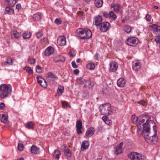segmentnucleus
I'll return each mask as SVG.
<instances>
[{
	"instance_id": "680f3d73",
	"label": "nucleus",
	"mask_w": 160,
	"mask_h": 160,
	"mask_svg": "<svg viewBox=\"0 0 160 160\" xmlns=\"http://www.w3.org/2000/svg\"><path fill=\"white\" fill-rule=\"evenodd\" d=\"M21 8V5L20 4H18L16 6V8L18 9H20Z\"/></svg>"
},
{
	"instance_id": "4c0bfd02",
	"label": "nucleus",
	"mask_w": 160,
	"mask_h": 160,
	"mask_svg": "<svg viewBox=\"0 0 160 160\" xmlns=\"http://www.w3.org/2000/svg\"><path fill=\"white\" fill-rule=\"evenodd\" d=\"M124 31L127 33H130L132 30L131 28L129 25L125 26L124 28Z\"/></svg>"
},
{
	"instance_id": "2f4dec72",
	"label": "nucleus",
	"mask_w": 160,
	"mask_h": 160,
	"mask_svg": "<svg viewBox=\"0 0 160 160\" xmlns=\"http://www.w3.org/2000/svg\"><path fill=\"white\" fill-rule=\"evenodd\" d=\"M23 38L24 39L28 38L31 36V33L30 32H25L22 35Z\"/></svg>"
},
{
	"instance_id": "338daca9",
	"label": "nucleus",
	"mask_w": 160,
	"mask_h": 160,
	"mask_svg": "<svg viewBox=\"0 0 160 160\" xmlns=\"http://www.w3.org/2000/svg\"><path fill=\"white\" fill-rule=\"evenodd\" d=\"M80 59L79 58H78L76 60V62L77 63H79L80 62Z\"/></svg>"
},
{
	"instance_id": "0eeeda50",
	"label": "nucleus",
	"mask_w": 160,
	"mask_h": 160,
	"mask_svg": "<svg viewBox=\"0 0 160 160\" xmlns=\"http://www.w3.org/2000/svg\"><path fill=\"white\" fill-rule=\"evenodd\" d=\"M110 23L104 22L101 25L100 29L102 32H106L110 29Z\"/></svg>"
},
{
	"instance_id": "de8ad7c7",
	"label": "nucleus",
	"mask_w": 160,
	"mask_h": 160,
	"mask_svg": "<svg viewBox=\"0 0 160 160\" xmlns=\"http://www.w3.org/2000/svg\"><path fill=\"white\" fill-rule=\"evenodd\" d=\"M137 103L143 106H145L147 104V102L143 100L138 101L137 102Z\"/></svg>"
},
{
	"instance_id": "6ab92c4d",
	"label": "nucleus",
	"mask_w": 160,
	"mask_h": 160,
	"mask_svg": "<svg viewBox=\"0 0 160 160\" xmlns=\"http://www.w3.org/2000/svg\"><path fill=\"white\" fill-rule=\"evenodd\" d=\"M89 146V144L88 142L87 141L82 142L81 146V150L83 151H84L88 148Z\"/></svg>"
},
{
	"instance_id": "a18cd8bd",
	"label": "nucleus",
	"mask_w": 160,
	"mask_h": 160,
	"mask_svg": "<svg viewBox=\"0 0 160 160\" xmlns=\"http://www.w3.org/2000/svg\"><path fill=\"white\" fill-rule=\"evenodd\" d=\"M24 146L22 144L20 143L18 144V148L19 151H22L23 149Z\"/></svg>"
},
{
	"instance_id": "bf43d9fd",
	"label": "nucleus",
	"mask_w": 160,
	"mask_h": 160,
	"mask_svg": "<svg viewBox=\"0 0 160 160\" xmlns=\"http://www.w3.org/2000/svg\"><path fill=\"white\" fill-rule=\"evenodd\" d=\"M73 72L74 74L77 75L79 73V71L78 69H75L74 70Z\"/></svg>"
},
{
	"instance_id": "774afa93",
	"label": "nucleus",
	"mask_w": 160,
	"mask_h": 160,
	"mask_svg": "<svg viewBox=\"0 0 160 160\" xmlns=\"http://www.w3.org/2000/svg\"><path fill=\"white\" fill-rule=\"evenodd\" d=\"M154 8L156 9H158V7L157 6H154Z\"/></svg>"
},
{
	"instance_id": "e2e57ef3",
	"label": "nucleus",
	"mask_w": 160,
	"mask_h": 160,
	"mask_svg": "<svg viewBox=\"0 0 160 160\" xmlns=\"http://www.w3.org/2000/svg\"><path fill=\"white\" fill-rule=\"evenodd\" d=\"M84 13L82 12H78L79 15L81 16L84 15Z\"/></svg>"
},
{
	"instance_id": "8fccbe9b",
	"label": "nucleus",
	"mask_w": 160,
	"mask_h": 160,
	"mask_svg": "<svg viewBox=\"0 0 160 160\" xmlns=\"http://www.w3.org/2000/svg\"><path fill=\"white\" fill-rule=\"evenodd\" d=\"M55 22L58 25H60L62 23V22L61 20L58 18H56L55 20Z\"/></svg>"
},
{
	"instance_id": "7ed1b4c3",
	"label": "nucleus",
	"mask_w": 160,
	"mask_h": 160,
	"mask_svg": "<svg viewBox=\"0 0 160 160\" xmlns=\"http://www.w3.org/2000/svg\"><path fill=\"white\" fill-rule=\"evenodd\" d=\"M100 109L102 114L104 115H109L113 112L111 105L109 103H106L100 106Z\"/></svg>"
},
{
	"instance_id": "6e6d98bb",
	"label": "nucleus",
	"mask_w": 160,
	"mask_h": 160,
	"mask_svg": "<svg viewBox=\"0 0 160 160\" xmlns=\"http://www.w3.org/2000/svg\"><path fill=\"white\" fill-rule=\"evenodd\" d=\"M72 67L74 68H76L78 66L76 64V63L74 61H73L72 62Z\"/></svg>"
},
{
	"instance_id": "9b49d317",
	"label": "nucleus",
	"mask_w": 160,
	"mask_h": 160,
	"mask_svg": "<svg viewBox=\"0 0 160 160\" xmlns=\"http://www.w3.org/2000/svg\"><path fill=\"white\" fill-rule=\"evenodd\" d=\"M58 43L60 46H64L66 44V38L64 36H59L57 40Z\"/></svg>"
},
{
	"instance_id": "ddd939ff",
	"label": "nucleus",
	"mask_w": 160,
	"mask_h": 160,
	"mask_svg": "<svg viewBox=\"0 0 160 160\" xmlns=\"http://www.w3.org/2000/svg\"><path fill=\"white\" fill-rule=\"evenodd\" d=\"M102 23V18L101 16H97L95 18V24L97 26H100Z\"/></svg>"
},
{
	"instance_id": "423d86ee",
	"label": "nucleus",
	"mask_w": 160,
	"mask_h": 160,
	"mask_svg": "<svg viewBox=\"0 0 160 160\" xmlns=\"http://www.w3.org/2000/svg\"><path fill=\"white\" fill-rule=\"evenodd\" d=\"M146 118V117L143 115H141L138 117V120L137 123L138 131L139 130L140 131L142 129V130H143L142 127L143 124L142 126L141 125L144 122Z\"/></svg>"
},
{
	"instance_id": "412c9836",
	"label": "nucleus",
	"mask_w": 160,
	"mask_h": 160,
	"mask_svg": "<svg viewBox=\"0 0 160 160\" xmlns=\"http://www.w3.org/2000/svg\"><path fill=\"white\" fill-rule=\"evenodd\" d=\"M11 34L12 35V38H14L16 39L19 38L21 37V33L19 32L16 31H13L12 32Z\"/></svg>"
},
{
	"instance_id": "c9c22d12",
	"label": "nucleus",
	"mask_w": 160,
	"mask_h": 160,
	"mask_svg": "<svg viewBox=\"0 0 160 160\" xmlns=\"http://www.w3.org/2000/svg\"><path fill=\"white\" fill-rule=\"evenodd\" d=\"M109 18H112L113 20H115L117 18V16L113 12L111 11L109 12Z\"/></svg>"
},
{
	"instance_id": "ea45409f",
	"label": "nucleus",
	"mask_w": 160,
	"mask_h": 160,
	"mask_svg": "<svg viewBox=\"0 0 160 160\" xmlns=\"http://www.w3.org/2000/svg\"><path fill=\"white\" fill-rule=\"evenodd\" d=\"M48 76L50 77L54 80H57L58 77L52 72H49L48 73Z\"/></svg>"
},
{
	"instance_id": "72a5a7b5",
	"label": "nucleus",
	"mask_w": 160,
	"mask_h": 160,
	"mask_svg": "<svg viewBox=\"0 0 160 160\" xmlns=\"http://www.w3.org/2000/svg\"><path fill=\"white\" fill-rule=\"evenodd\" d=\"M76 81L78 83L81 84H83L87 82V81L84 79L81 78H77Z\"/></svg>"
},
{
	"instance_id": "49530a36",
	"label": "nucleus",
	"mask_w": 160,
	"mask_h": 160,
	"mask_svg": "<svg viewBox=\"0 0 160 160\" xmlns=\"http://www.w3.org/2000/svg\"><path fill=\"white\" fill-rule=\"evenodd\" d=\"M5 13L7 14H10V7L9 6L7 7L5 11Z\"/></svg>"
},
{
	"instance_id": "0e129e2a",
	"label": "nucleus",
	"mask_w": 160,
	"mask_h": 160,
	"mask_svg": "<svg viewBox=\"0 0 160 160\" xmlns=\"http://www.w3.org/2000/svg\"><path fill=\"white\" fill-rule=\"evenodd\" d=\"M69 54L70 56L72 57L74 56L75 55V54L74 53L71 52H69Z\"/></svg>"
},
{
	"instance_id": "393cba45",
	"label": "nucleus",
	"mask_w": 160,
	"mask_h": 160,
	"mask_svg": "<svg viewBox=\"0 0 160 160\" xmlns=\"http://www.w3.org/2000/svg\"><path fill=\"white\" fill-rule=\"evenodd\" d=\"M61 153L60 152L58 149L54 150L53 156L56 159H58L60 158V156L61 155Z\"/></svg>"
},
{
	"instance_id": "5fc2aeb1",
	"label": "nucleus",
	"mask_w": 160,
	"mask_h": 160,
	"mask_svg": "<svg viewBox=\"0 0 160 160\" xmlns=\"http://www.w3.org/2000/svg\"><path fill=\"white\" fill-rule=\"evenodd\" d=\"M16 3V0H11V7L13 6Z\"/></svg>"
},
{
	"instance_id": "f03ea898",
	"label": "nucleus",
	"mask_w": 160,
	"mask_h": 160,
	"mask_svg": "<svg viewBox=\"0 0 160 160\" xmlns=\"http://www.w3.org/2000/svg\"><path fill=\"white\" fill-rule=\"evenodd\" d=\"M10 85L2 84L0 86V97L4 98L9 94Z\"/></svg>"
},
{
	"instance_id": "4be33fe9",
	"label": "nucleus",
	"mask_w": 160,
	"mask_h": 160,
	"mask_svg": "<svg viewBox=\"0 0 160 160\" xmlns=\"http://www.w3.org/2000/svg\"><path fill=\"white\" fill-rule=\"evenodd\" d=\"M111 7L113 8L114 10L116 12H118L121 10L122 8L118 4L112 3L111 4Z\"/></svg>"
},
{
	"instance_id": "9d476101",
	"label": "nucleus",
	"mask_w": 160,
	"mask_h": 160,
	"mask_svg": "<svg viewBox=\"0 0 160 160\" xmlns=\"http://www.w3.org/2000/svg\"><path fill=\"white\" fill-rule=\"evenodd\" d=\"M123 145V143L121 142L118 146L115 148L114 153L116 155H118L122 153Z\"/></svg>"
},
{
	"instance_id": "c756f323",
	"label": "nucleus",
	"mask_w": 160,
	"mask_h": 160,
	"mask_svg": "<svg viewBox=\"0 0 160 160\" xmlns=\"http://www.w3.org/2000/svg\"><path fill=\"white\" fill-rule=\"evenodd\" d=\"M102 119L104 122L108 125H109L112 123L111 120L109 119L107 116L102 117Z\"/></svg>"
},
{
	"instance_id": "864d4df0",
	"label": "nucleus",
	"mask_w": 160,
	"mask_h": 160,
	"mask_svg": "<svg viewBox=\"0 0 160 160\" xmlns=\"http://www.w3.org/2000/svg\"><path fill=\"white\" fill-rule=\"evenodd\" d=\"M99 54L97 52L95 55H94V59L96 60H98L99 58Z\"/></svg>"
},
{
	"instance_id": "b1692460",
	"label": "nucleus",
	"mask_w": 160,
	"mask_h": 160,
	"mask_svg": "<svg viewBox=\"0 0 160 160\" xmlns=\"http://www.w3.org/2000/svg\"><path fill=\"white\" fill-rule=\"evenodd\" d=\"M65 61V59L64 57L60 56H58L54 58L53 59V61L55 62H64Z\"/></svg>"
},
{
	"instance_id": "58836bf2",
	"label": "nucleus",
	"mask_w": 160,
	"mask_h": 160,
	"mask_svg": "<svg viewBox=\"0 0 160 160\" xmlns=\"http://www.w3.org/2000/svg\"><path fill=\"white\" fill-rule=\"evenodd\" d=\"M62 107L63 108H65V107L70 108L71 106L66 101L62 102Z\"/></svg>"
},
{
	"instance_id": "6e6552de",
	"label": "nucleus",
	"mask_w": 160,
	"mask_h": 160,
	"mask_svg": "<svg viewBox=\"0 0 160 160\" xmlns=\"http://www.w3.org/2000/svg\"><path fill=\"white\" fill-rule=\"evenodd\" d=\"M38 83L43 88H46L48 86L47 82L46 80L40 76H37Z\"/></svg>"
},
{
	"instance_id": "a211bd4d",
	"label": "nucleus",
	"mask_w": 160,
	"mask_h": 160,
	"mask_svg": "<svg viewBox=\"0 0 160 160\" xmlns=\"http://www.w3.org/2000/svg\"><path fill=\"white\" fill-rule=\"evenodd\" d=\"M125 80L123 78H119L117 82L118 86L120 87H123L125 85Z\"/></svg>"
},
{
	"instance_id": "c85d7f7f",
	"label": "nucleus",
	"mask_w": 160,
	"mask_h": 160,
	"mask_svg": "<svg viewBox=\"0 0 160 160\" xmlns=\"http://www.w3.org/2000/svg\"><path fill=\"white\" fill-rule=\"evenodd\" d=\"M65 155L68 158H70L72 156V153L69 149H64V151Z\"/></svg>"
},
{
	"instance_id": "c03bdc74",
	"label": "nucleus",
	"mask_w": 160,
	"mask_h": 160,
	"mask_svg": "<svg viewBox=\"0 0 160 160\" xmlns=\"http://www.w3.org/2000/svg\"><path fill=\"white\" fill-rule=\"evenodd\" d=\"M132 119L133 123L136 122L137 123V122L138 120V118H137V117H136L135 115H132Z\"/></svg>"
},
{
	"instance_id": "69168bd1",
	"label": "nucleus",
	"mask_w": 160,
	"mask_h": 160,
	"mask_svg": "<svg viewBox=\"0 0 160 160\" xmlns=\"http://www.w3.org/2000/svg\"><path fill=\"white\" fill-rule=\"evenodd\" d=\"M14 11L13 9L11 8V14H14Z\"/></svg>"
},
{
	"instance_id": "e433bc0d",
	"label": "nucleus",
	"mask_w": 160,
	"mask_h": 160,
	"mask_svg": "<svg viewBox=\"0 0 160 160\" xmlns=\"http://www.w3.org/2000/svg\"><path fill=\"white\" fill-rule=\"evenodd\" d=\"M155 41L156 42L157 45L160 48V35L155 37Z\"/></svg>"
},
{
	"instance_id": "09e8293b",
	"label": "nucleus",
	"mask_w": 160,
	"mask_h": 160,
	"mask_svg": "<svg viewBox=\"0 0 160 160\" xmlns=\"http://www.w3.org/2000/svg\"><path fill=\"white\" fill-rule=\"evenodd\" d=\"M37 38L39 39L42 36V32H39L36 33Z\"/></svg>"
},
{
	"instance_id": "a878e982",
	"label": "nucleus",
	"mask_w": 160,
	"mask_h": 160,
	"mask_svg": "<svg viewBox=\"0 0 160 160\" xmlns=\"http://www.w3.org/2000/svg\"><path fill=\"white\" fill-rule=\"evenodd\" d=\"M85 35L84 36V39L89 38L92 35V32L90 30L85 31Z\"/></svg>"
},
{
	"instance_id": "bb28decb",
	"label": "nucleus",
	"mask_w": 160,
	"mask_h": 160,
	"mask_svg": "<svg viewBox=\"0 0 160 160\" xmlns=\"http://www.w3.org/2000/svg\"><path fill=\"white\" fill-rule=\"evenodd\" d=\"M103 3V0H95V4L98 8L101 7Z\"/></svg>"
},
{
	"instance_id": "37998d69",
	"label": "nucleus",
	"mask_w": 160,
	"mask_h": 160,
	"mask_svg": "<svg viewBox=\"0 0 160 160\" xmlns=\"http://www.w3.org/2000/svg\"><path fill=\"white\" fill-rule=\"evenodd\" d=\"M64 90V88L63 87H61V86H59L58 87V89L57 91V92L58 93V94H59V92H60V95H61L62 93L63 92Z\"/></svg>"
},
{
	"instance_id": "cd10ccee",
	"label": "nucleus",
	"mask_w": 160,
	"mask_h": 160,
	"mask_svg": "<svg viewBox=\"0 0 160 160\" xmlns=\"http://www.w3.org/2000/svg\"><path fill=\"white\" fill-rule=\"evenodd\" d=\"M33 18H34L36 20H40L42 18L41 13L38 12L34 14Z\"/></svg>"
},
{
	"instance_id": "13d9d810",
	"label": "nucleus",
	"mask_w": 160,
	"mask_h": 160,
	"mask_svg": "<svg viewBox=\"0 0 160 160\" xmlns=\"http://www.w3.org/2000/svg\"><path fill=\"white\" fill-rule=\"evenodd\" d=\"M35 62V59L32 58L30 60V63L31 64H33Z\"/></svg>"
},
{
	"instance_id": "2eb2a0df",
	"label": "nucleus",
	"mask_w": 160,
	"mask_h": 160,
	"mask_svg": "<svg viewBox=\"0 0 160 160\" xmlns=\"http://www.w3.org/2000/svg\"><path fill=\"white\" fill-rule=\"evenodd\" d=\"M151 30L157 34H160V26L155 24H153L151 26Z\"/></svg>"
},
{
	"instance_id": "20e7f679",
	"label": "nucleus",
	"mask_w": 160,
	"mask_h": 160,
	"mask_svg": "<svg viewBox=\"0 0 160 160\" xmlns=\"http://www.w3.org/2000/svg\"><path fill=\"white\" fill-rule=\"evenodd\" d=\"M138 39L135 37H129L125 41L127 44L129 46L134 47L138 42Z\"/></svg>"
},
{
	"instance_id": "3c124183",
	"label": "nucleus",
	"mask_w": 160,
	"mask_h": 160,
	"mask_svg": "<svg viewBox=\"0 0 160 160\" xmlns=\"http://www.w3.org/2000/svg\"><path fill=\"white\" fill-rule=\"evenodd\" d=\"M146 20L147 21H148V22H149L151 20V18H152V17H151V16L150 15H149V14H147L146 15Z\"/></svg>"
},
{
	"instance_id": "4468645a",
	"label": "nucleus",
	"mask_w": 160,
	"mask_h": 160,
	"mask_svg": "<svg viewBox=\"0 0 160 160\" xmlns=\"http://www.w3.org/2000/svg\"><path fill=\"white\" fill-rule=\"evenodd\" d=\"M132 65V69L135 71H138L141 68L140 62L138 61L133 62Z\"/></svg>"
},
{
	"instance_id": "f8f14e48",
	"label": "nucleus",
	"mask_w": 160,
	"mask_h": 160,
	"mask_svg": "<svg viewBox=\"0 0 160 160\" xmlns=\"http://www.w3.org/2000/svg\"><path fill=\"white\" fill-rule=\"evenodd\" d=\"M95 132V129L93 128H91L88 129L85 136H84L86 138L91 137L93 135Z\"/></svg>"
},
{
	"instance_id": "aec40b11",
	"label": "nucleus",
	"mask_w": 160,
	"mask_h": 160,
	"mask_svg": "<svg viewBox=\"0 0 160 160\" xmlns=\"http://www.w3.org/2000/svg\"><path fill=\"white\" fill-rule=\"evenodd\" d=\"M76 32L81 39H84V34L85 33L84 30L82 28H79L77 30Z\"/></svg>"
},
{
	"instance_id": "f3484780",
	"label": "nucleus",
	"mask_w": 160,
	"mask_h": 160,
	"mask_svg": "<svg viewBox=\"0 0 160 160\" xmlns=\"http://www.w3.org/2000/svg\"><path fill=\"white\" fill-rule=\"evenodd\" d=\"M118 67V64L115 62H112L110 64V70L112 72H115Z\"/></svg>"
},
{
	"instance_id": "39448f33",
	"label": "nucleus",
	"mask_w": 160,
	"mask_h": 160,
	"mask_svg": "<svg viewBox=\"0 0 160 160\" xmlns=\"http://www.w3.org/2000/svg\"><path fill=\"white\" fill-rule=\"evenodd\" d=\"M129 157L132 160H142L144 157L141 155L139 153L133 152L130 153Z\"/></svg>"
},
{
	"instance_id": "dca6fc26",
	"label": "nucleus",
	"mask_w": 160,
	"mask_h": 160,
	"mask_svg": "<svg viewBox=\"0 0 160 160\" xmlns=\"http://www.w3.org/2000/svg\"><path fill=\"white\" fill-rule=\"evenodd\" d=\"M54 50L53 48L51 47H49L45 50L44 52V54L46 56H49L52 54Z\"/></svg>"
},
{
	"instance_id": "7c9ffc66",
	"label": "nucleus",
	"mask_w": 160,
	"mask_h": 160,
	"mask_svg": "<svg viewBox=\"0 0 160 160\" xmlns=\"http://www.w3.org/2000/svg\"><path fill=\"white\" fill-rule=\"evenodd\" d=\"M2 122L6 123L8 122V117L7 115L2 114L1 118Z\"/></svg>"
},
{
	"instance_id": "603ef678",
	"label": "nucleus",
	"mask_w": 160,
	"mask_h": 160,
	"mask_svg": "<svg viewBox=\"0 0 160 160\" xmlns=\"http://www.w3.org/2000/svg\"><path fill=\"white\" fill-rule=\"evenodd\" d=\"M103 16L107 18H109V12L108 13L107 12H103Z\"/></svg>"
},
{
	"instance_id": "a19ab883",
	"label": "nucleus",
	"mask_w": 160,
	"mask_h": 160,
	"mask_svg": "<svg viewBox=\"0 0 160 160\" xmlns=\"http://www.w3.org/2000/svg\"><path fill=\"white\" fill-rule=\"evenodd\" d=\"M24 69L29 74H32L33 73V70L31 68L28 67H26L24 68Z\"/></svg>"
},
{
	"instance_id": "473e14b6",
	"label": "nucleus",
	"mask_w": 160,
	"mask_h": 160,
	"mask_svg": "<svg viewBox=\"0 0 160 160\" xmlns=\"http://www.w3.org/2000/svg\"><path fill=\"white\" fill-rule=\"evenodd\" d=\"M33 123L32 122H27L25 125L26 128L29 129H33Z\"/></svg>"
},
{
	"instance_id": "052dcab7",
	"label": "nucleus",
	"mask_w": 160,
	"mask_h": 160,
	"mask_svg": "<svg viewBox=\"0 0 160 160\" xmlns=\"http://www.w3.org/2000/svg\"><path fill=\"white\" fill-rule=\"evenodd\" d=\"M62 150L63 151H64V149H68L67 147V145L66 144H64L62 146Z\"/></svg>"
},
{
	"instance_id": "f257e3e1",
	"label": "nucleus",
	"mask_w": 160,
	"mask_h": 160,
	"mask_svg": "<svg viewBox=\"0 0 160 160\" xmlns=\"http://www.w3.org/2000/svg\"><path fill=\"white\" fill-rule=\"evenodd\" d=\"M149 120L147 119L143 126V134L144 138L148 143L154 144L157 141L158 138L156 136L157 127L155 126L153 127V133L150 132V128L148 125Z\"/></svg>"
},
{
	"instance_id": "79ce46f5",
	"label": "nucleus",
	"mask_w": 160,
	"mask_h": 160,
	"mask_svg": "<svg viewBox=\"0 0 160 160\" xmlns=\"http://www.w3.org/2000/svg\"><path fill=\"white\" fill-rule=\"evenodd\" d=\"M36 71L38 73H40L42 72V68L39 65L36 66Z\"/></svg>"
},
{
	"instance_id": "f704fd0d",
	"label": "nucleus",
	"mask_w": 160,
	"mask_h": 160,
	"mask_svg": "<svg viewBox=\"0 0 160 160\" xmlns=\"http://www.w3.org/2000/svg\"><path fill=\"white\" fill-rule=\"evenodd\" d=\"M87 67L90 70H93L95 67V64L93 63H90L87 65Z\"/></svg>"
},
{
	"instance_id": "4d7b16f0",
	"label": "nucleus",
	"mask_w": 160,
	"mask_h": 160,
	"mask_svg": "<svg viewBox=\"0 0 160 160\" xmlns=\"http://www.w3.org/2000/svg\"><path fill=\"white\" fill-rule=\"evenodd\" d=\"M5 108V104L2 102L0 103V109H3Z\"/></svg>"
},
{
	"instance_id": "1a4fd4ad",
	"label": "nucleus",
	"mask_w": 160,
	"mask_h": 160,
	"mask_svg": "<svg viewBox=\"0 0 160 160\" xmlns=\"http://www.w3.org/2000/svg\"><path fill=\"white\" fill-rule=\"evenodd\" d=\"M76 130L77 133L80 134L82 133V122L80 120H78L76 122Z\"/></svg>"
},
{
	"instance_id": "5701e85b",
	"label": "nucleus",
	"mask_w": 160,
	"mask_h": 160,
	"mask_svg": "<svg viewBox=\"0 0 160 160\" xmlns=\"http://www.w3.org/2000/svg\"><path fill=\"white\" fill-rule=\"evenodd\" d=\"M31 151L32 153L38 154L40 153L39 149L35 145H32L31 147Z\"/></svg>"
}]
</instances>
